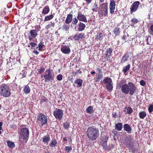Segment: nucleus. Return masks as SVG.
Instances as JSON below:
<instances>
[{"mask_svg":"<svg viewBox=\"0 0 153 153\" xmlns=\"http://www.w3.org/2000/svg\"><path fill=\"white\" fill-rule=\"evenodd\" d=\"M57 144V141L55 139H52L51 142L50 143L49 146L51 147H53Z\"/></svg>","mask_w":153,"mask_h":153,"instance_id":"nucleus-36","label":"nucleus"},{"mask_svg":"<svg viewBox=\"0 0 153 153\" xmlns=\"http://www.w3.org/2000/svg\"><path fill=\"white\" fill-rule=\"evenodd\" d=\"M115 1L114 0H111V1L110 4V13L111 14H112L114 11V10L115 8Z\"/></svg>","mask_w":153,"mask_h":153,"instance_id":"nucleus-19","label":"nucleus"},{"mask_svg":"<svg viewBox=\"0 0 153 153\" xmlns=\"http://www.w3.org/2000/svg\"><path fill=\"white\" fill-rule=\"evenodd\" d=\"M148 32L150 35L153 36V24L150 26V28Z\"/></svg>","mask_w":153,"mask_h":153,"instance_id":"nucleus-46","label":"nucleus"},{"mask_svg":"<svg viewBox=\"0 0 153 153\" xmlns=\"http://www.w3.org/2000/svg\"><path fill=\"white\" fill-rule=\"evenodd\" d=\"M86 112L89 114H92L94 112L93 106H89L88 107L86 110Z\"/></svg>","mask_w":153,"mask_h":153,"instance_id":"nucleus-30","label":"nucleus"},{"mask_svg":"<svg viewBox=\"0 0 153 153\" xmlns=\"http://www.w3.org/2000/svg\"><path fill=\"white\" fill-rule=\"evenodd\" d=\"M148 110L149 113H151L153 111V105L152 104L149 105Z\"/></svg>","mask_w":153,"mask_h":153,"instance_id":"nucleus-50","label":"nucleus"},{"mask_svg":"<svg viewBox=\"0 0 153 153\" xmlns=\"http://www.w3.org/2000/svg\"><path fill=\"white\" fill-rule=\"evenodd\" d=\"M98 8V5L97 4H95V6L94 8V9H92L93 11H95L96 10H97V9Z\"/></svg>","mask_w":153,"mask_h":153,"instance_id":"nucleus-56","label":"nucleus"},{"mask_svg":"<svg viewBox=\"0 0 153 153\" xmlns=\"http://www.w3.org/2000/svg\"><path fill=\"white\" fill-rule=\"evenodd\" d=\"M131 65L130 64H128L127 65L124 67L123 68L122 72L124 74L126 73L130 69Z\"/></svg>","mask_w":153,"mask_h":153,"instance_id":"nucleus-29","label":"nucleus"},{"mask_svg":"<svg viewBox=\"0 0 153 153\" xmlns=\"http://www.w3.org/2000/svg\"><path fill=\"white\" fill-rule=\"evenodd\" d=\"M129 148V149L130 151L132 153H134L135 151L136 150L135 147L134 146L133 144H131V145L129 146H128Z\"/></svg>","mask_w":153,"mask_h":153,"instance_id":"nucleus-33","label":"nucleus"},{"mask_svg":"<svg viewBox=\"0 0 153 153\" xmlns=\"http://www.w3.org/2000/svg\"><path fill=\"white\" fill-rule=\"evenodd\" d=\"M140 4V3L139 1H135L133 3L130 8L131 14H132L137 10Z\"/></svg>","mask_w":153,"mask_h":153,"instance_id":"nucleus-11","label":"nucleus"},{"mask_svg":"<svg viewBox=\"0 0 153 153\" xmlns=\"http://www.w3.org/2000/svg\"><path fill=\"white\" fill-rule=\"evenodd\" d=\"M99 9L104 16H108V4L107 2L100 4Z\"/></svg>","mask_w":153,"mask_h":153,"instance_id":"nucleus-7","label":"nucleus"},{"mask_svg":"<svg viewBox=\"0 0 153 153\" xmlns=\"http://www.w3.org/2000/svg\"><path fill=\"white\" fill-rule=\"evenodd\" d=\"M63 125L65 128L68 129L70 126V123L66 121L63 123Z\"/></svg>","mask_w":153,"mask_h":153,"instance_id":"nucleus-41","label":"nucleus"},{"mask_svg":"<svg viewBox=\"0 0 153 153\" xmlns=\"http://www.w3.org/2000/svg\"><path fill=\"white\" fill-rule=\"evenodd\" d=\"M86 134L89 140H96L99 136V130L98 128L94 126H90L87 129Z\"/></svg>","mask_w":153,"mask_h":153,"instance_id":"nucleus-1","label":"nucleus"},{"mask_svg":"<svg viewBox=\"0 0 153 153\" xmlns=\"http://www.w3.org/2000/svg\"><path fill=\"white\" fill-rule=\"evenodd\" d=\"M79 19L78 18L76 17H74L73 18V21L72 22V23L73 25L76 24L78 22Z\"/></svg>","mask_w":153,"mask_h":153,"instance_id":"nucleus-51","label":"nucleus"},{"mask_svg":"<svg viewBox=\"0 0 153 153\" xmlns=\"http://www.w3.org/2000/svg\"><path fill=\"white\" fill-rule=\"evenodd\" d=\"M126 80L123 79L120 81V83L117 84V87L118 88H120L124 84H126Z\"/></svg>","mask_w":153,"mask_h":153,"instance_id":"nucleus-37","label":"nucleus"},{"mask_svg":"<svg viewBox=\"0 0 153 153\" xmlns=\"http://www.w3.org/2000/svg\"><path fill=\"white\" fill-rule=\"evenodd\" d=\"M112 116L114 118H115L116 117H117V114L116 112H113L112 114Z\"/></svg>","mask_w":153,"mask_h":153,"instance_id":"nucleus-57","label":"nucleus"},{"mask_svg":"<svg viewBox=\"0 0 153 153\" xmlns=\"http://www.w3.org/2000/svg\"><path fill=\"white\" fill-rule=\"evenodd\" d=\"M30 45L32 48L35 47L37 45V44L36 43L33 42H30Z\"/></svg>","mask_w":153,"mask_h":153,"instance_id":"nucleus-55","label":"nucleus"},{"mask_svg":"<svg viewBox=\"0 0 153 153\" xmlns=\"http://www.w3.org/2000/svg\"><path fill=\"white\" fill-rule=\"evenodd\" d=\"M3 122H0V130H2V126L3 125Z\"/></svg>","mask_w":153,"mask_h":153,"instance_id":"nucleus-63","label":"nucleus"},{"mask_svg":"<svg viewBox=\"0 0 153 153\" xmlns=\"http://www.w3.org/2000/svg\"><path fill=\"white\" fill-rule=\"evenodd\" d=\"M122 39L125 41H126V37L125 35H123V37L122 38Z\"/></svg>","mask_w":153,"mask_h":153,"instance_id":"nucleus-60","label":"nucleus"},{"mask_svg":"<svg viewBox=\"0 0 153 153\" xmlns=\"http://www.w3.org/2000/svg\"><path fill=\"white\" fill-rule=\"evenodd\" d=\"M72 150V147L71 146H68L65 147V151L67 153H69Z\"/></svg>","mask_w":153,"mask_h":153,"instance_id":"nucleus-43","label":"nucleus"},{"mask_svg":"<svg viewBox=\"0 0 153 153\" xmlns=\"http://www.w3.org/2000/svg\"><path fill=\"white\" fill-rule=\"evenodd\" d=\"M42 138V141L45 143H48L50 140V137L49 135L44 136Z\"/></svg>","mask_w":153,"mask_h":153,"instance_id":"nucleus-25","label":"nucleus"},{"mask_svg":"<svg viewBox=\"0 0 153 153\" xmlns=\"http://www.w3.org/2000/svg\"><path fill=\"white\" fill-rule=\"evenodd\" d=\"M128 84L129 86V94L131 95H132L137 90V88L135 85L132 82H129Z\"/></svg>","mask_w":153,"mask_h":153,"instance_id":"nucleus-12","label":"nucleus"},{"mask_svg":"<svg viewBox=\"0 0 153 153\" xmlns=\"http://www.w3.org/2000/svg\"><path fill=\"white\" fill-rule=\"evenodd\" d=\"M114 32L115 34V36L119 35L120 33V28L118 27H116L114 29Z\"/></svg>","mask_w":153,"mask_h":153,"instance_id":"nucleus-34","label":"nucleus"},{"mask_svg":"<svg viewBox=\"0 0 153 153\" xmlns=\"http://www.w3.org/2000/svg\"><path fill=\"white\" fill-rule=\"evenodd\" d=\"M51 24L50 25L51 27H53L55 26V23L54 22H51Z\"/></svg>","mask_w":153,"mask_h":153,"instance_id":"nucleus-62","label":"nucleus"},{"mask_svg":"<svg viewBox=\"0 0 153 153\" xmlns=\"http://www.w3.org/2000/svg\"><path fill=\"white\" fill-rule=\"evenodd\" d=\"M83 81L81 79H77L75 81V83L77 84L76 87H80L82 85Z\"/></svg>","mask_w":153,"mask_h":153,"instance_id":"nucleus-28","label":"nucleus"},{"mask_svg":"<svg viewBox=\"0 0 153 153\" xmlns=\"http://www.w3.org/2000/svg\"><path fill=\"white\" fill-rule=\"evenodd\" d=\"M61 51L63 53L66 54H69L71 52L69 47L66 45H62Z\"/></svg>","mask_w":153,"mask_h":153,"instance_id":"nucleus-14","label":"nucleus"},{"mask_svg":"<svg viewBox=\"0 0 153 153\" xmlns=\"http://www.w3.org/2000/svg\"><path fill=\"white\" fill-rule=\"evenodd\" d=\"M123 128L124 130L127 132L128 134L131 133V128L128 124L127 123L123 125Z\"/></svg>","mask_w":153,"mask_h":153,"instance_id":"nucleus-22","label":"nucleus"},{"mask_svg":"<svg viewBox=\"0 0 153 153\" xmlns=\"http://www.w3.org/2000/svg\"><path fill=\"white\" fill-rule=\"evenodd\" d=\"M57 79L59 81H61L62 79V76L61 74H59L57 77Z\"/></svg>","mask_w":153,"mask_h":153,"instance_id":"nucleus-52","label":"nucleus"},{"mask_svg":"<svg viewBox=\"0 0 153 153\" xmlns=\"http://www.w3.org/2000/svg\"><path fill=\"white\" fill-rule=\"evenodd\" d=\"M139 21L138 19L135 18H133L131 20V22H132V24H135L138 22Z\"/></svg>","mask_w":153,"mask_h":153,"instance_id":"nucleus-47","label":"nucleus"},{"mask_svg":"<svg viewBox=\"0 0 153 153\" xmlns=\"http://www.w3.org/2000/svg\"><path fill=\"white\" fill-rule=\"evenodd\" d=\"M69 25L65 24H64L63 26V29L66 31H68L69 29Z\"/></svg>","mask_w":153,"mask_h":153,"instance_id":"nucleus-49","label":"nucleus"},{"mask_svg":"<svg viewBox=\"0 0 153 153\" xmlns=\"http://www.w3.org/2000/svg\"><path fill=\"white\" fill-rule=\"evenodd\" d=\"M0 94L3 97H9L11 93L8 86L6 84H2L0 87Z\"/></svg>","mask_w":153,"mask_h":153,"instance_id":"nucleus-3","label":"nucleus"},{"mask_svg":"<svg viewBox=\"0 0 153 153\" xmlns=\"http://www.w3.org/2000/svg\"><path fill=\"white\" fill-rule=\"evenodd\" d=\"M33 52L36 54V55H38L39 54V52L37 50H35L33 51Z\"/></svg>","mask_w":153,"mask_h":153,"instance_id":"nucleus-61","label":"nucleus"},{"mask_svg":"<svg viewBox=\"0 0 153 153\" xmlns=\"http://www.w3.org/2000/svg\"><path fill=\"white\" fill-rule=\"evenodd\" d=\"M43 77H44L46 82L51 81L53 80L54 79V76L50 69L46 70L45 75L44 76H42L41 78Z\"/></svg>","mask_w":153,"mask_h":153,"instance_id":"nucleus-5","label":"nucleus"},{"mask_svg":"<svg viewBox=\"0 0 153 153\" xmlns=\"http://www.w3.org/2000/svg\"><path fill=\"white\" fill-rule=\"evenodd\" d=\"M108 136L106 135H102L100 141L108 142Z\"/></svg>","mask_w":153,"mask_h":153,"instance_id":"nucleus-39","label":"nucleus"},{"mask_svg":"<svg viewBox=\"0 0 153 153\" xmlns=\"http://www.w3.org/2000/svg\"><path fill=\"white\" fill-rule=\"evenodd\" d=\"M127 110V113L128 114H130L131 113L133 112V110L132 108L130 107H126L125 108Z\"/></svg>","mask_w":153,"mask_h":153,"instance_id":"nucleus-45","label":"nucleus"},{"mask_svg":"<svg viewBox=\"0 0 153 153\" xmlns=\"http://www.w3.org/2000/svg\"><path fill=\"white\" fill-rule=\"evenodd\" d=\"M86 27L85 25L82 22H80L77 26L78 31H82L84 30Z\"/></svg>","mask_w":153,"mask_h":153,"instance_id":"nucleus-23","label":"nucleus"},{"mask_svg":"<svg viewBox=\"0 0 153 153\" xmlns=\"http://www.w3.org/2000/svg\"><path fill=\"white\" fill-rule=\"evenodd\" d=\"M72 12L71 11L70 12V13L68 14L67 15V17L65 20V22L67 24H69L72 20L73 16L72 14L71 13H72Z\"/></svg>","mask_w":153,"mask_h":153,"instance_id":"nucleus-21","label":"nucleus"},{"mask_svg":"<svg viewBox=\"0 0 153 153\" xmlns=\"http://www.w3.org/2000/svg\"><path fill=\"white\" fill-rule=\"evenodd\" d=\"M48 99L46 98L44 96H43L41 98V103H42L47 101Z\"/></svg>","mask_w":153,"mask_h":153,"instance_id":"nucleus-48","label":"nucleus"},{"mask_svg":"<svg viewBox=\"0 0 153 153\" xmlns=\"http://www.w3.org/2000/svg\"><path fill=\"white\" fill-rule=\"evenodd\" d=\"M50 11V8L48 6H46L43 8L42 13V14H47Z\"/></svg>","mask_w":153,"mask_h":153,"instance_id":"nucleus-27","label":"nucleus"},{"mask_svg":"<svg viewBox=\"0 0 153 153\" xmlns=\"http://www.w3.org/2000/svg\"><path fill=\"white\" fill-rule=\"evenodd\" d=\"M140 85L142 86H145L146 84V82L143 80H141L140 82Z\"/></svg>","mask_w":153,"mask_h":153,"instance_id":"nucleus-53","label":"nucleus"},{"mask_svg":"<svg viewBox=\"0 0 153 153\" xmlns=\"http://www.w3.org/2000/svg\"><path fill=\"white\" fill-rule=\"evenodd\" d=\"M53 15L52 14L46 16L45 17L44 21L45 22L50 20L52 19L53 18Z\"/></svg>","mask_w":153,"mask_h":153,"instance_id":"nucleus-35","label":"nucleus"},{"mask_svg":"<svg viewBox=\"0 0 153 153\" xmlns=\"http://www.w3.org/2000/svg\"><path fill=\"white\" fill-rule=\"evenodd\" d=\"M113 49L111 47L108 48L105 52V54L104 56L105 60L106 61H109L111 60L112 54Z\"/></svg>","mask_w":153,"mask_h":153,"instance_id":"nucleus-10","label":"nucleus"},{"mask_svg":"<svg viewBox=\"0 0 153 153\" xmlns=\"http://www.w3.org/2000/svg\"><path fill=\"white\" fill-rule=\"evenodd\" d=\"M102 82L104 84H106V87L107 89L110 91H111L113 88L112 82L111 79L110 78L106 77L102 81H101L100 83H102Z\"/></svg>","mask_w":153,"mask_h":153,"instance_id":"nucleus-6","label":"nucleus"},{"mask_svg":"<svg viewBox=\"0 0 153 153\" xmlns=\"http://www.w3.org/2000/svg\"><path fill=\"white\" fill-rule=\"evenodd\" d=\"M115 129L118 131H120L123 128V124L121 123H119L115 125Z\"/></svg>","mask_w":153,"mask_h":153,"instance_id":"nucleus-26","label":"nucleus"},{"mask_svg":"<svg viewBox=\"0 0 153 153\" xmlns=\"http://www.w3.org/2000/svg\"><path fill=\"white\" fill-rule=\"evenodd\" d=\"M51 27V26L50 24L47 25L46 27V28L47 30L50 29Z\"/></svg>","mask_w":153,"mask_h":153,"instance_id":"nucleus-58","label":"nucleus"},{"mask_svg":"<svg viewBox=\"0 0 153 153\" xmlns=\"http://www.w3.org/2000/svg\"><path fill=\"white\" fill-rule=\"evenodd\" d=\"M27 72H24L22 74L23 77H26V75Z\"/></svg>","mask_w":153,"mask_h":153,"instance_id":"nucleus-64","label":"nucleus"},{"mask_svg":"<svg viewBox=\"0 0 153 153\" xmlns=\"http://www.w3.org/2000/svg\"><path fill=\"white\" fill-rule=\"evenodd\" d=\"M23 91L26 94H27L30 93V89L29 86L27 85H25L23 89Z\"/></svg>","mask_w":153,"mask_h":153,"instance_id":"nucleus-31","label":"nucleus"},{"mask_svg":"<svg viewBox=\"0 0 153 153\" xmlns=\"http://www.w3.org/2000/svg\"><path fill=\"white\" fill-rule=\"evenodd\" d=\"M43 42H40L38 45L39 49L38 50L39 51H42L43 48L45 46V45L43 44Z\"/></svg>","mask_w":153,"mask_h":153,"instance_id":"nucleus-40","label":"nucleus"},{"mask_svg":"<svg viewBox=\"0 0 153 153\" xmlns=\"http://www.w3.org/2000/svg\"><path fill=\"white\" fill-rule=\"evenodd\" d=\"M146 115V114L145 111H142L139 113V116L140 118L141 119H144Z\"/></svg>","mask_w":153,"mask_h":153,"instance_id":"nucleus-32","label":"nucleus"},{"mask_svg":"<svg viewBox=\"0 0 153 153\" xmlns=\"http://www.w3.org/2000/svg\"><path fill=\"white\" fill-rule=\"evenodd\" d=\"M120 88H121L122 91L124 94H127L129 93V86L128 84V85L127 84H124Z\"/></svg>","mask_w":153,"mask_h":153,"instance_id":"nucleus-15","label":"nucleus"},{"mask_svg":"<svg viewBox=\"0 0 153 153\" xmlns=\"http://www.w3.org/2000/svg\"><path fill=\"white\" fill-rule=\"evenodd\" d=\"M45 68L42 67H40L39 69H38V71L39 73L40 74H42L43 73L45 70Z\"/></svg>","mask_w":153,"mask_h":153,"instance_id":"nucleus-44","label":"nucleus"},{"mask_svg":"<svg viewBox=\"0 0 153 153\" xmlns=\"http://www.w3.org/2000/svg\"><path fill=\"white\" fill-rule=\"evenodd\" d=\"M124 141V144L126 146H129L131 144H133L134 143L132 138L130 137H126Z\"/></svg>","mask_w":153,"mask_h":153,"instance_id":"nucleus-17","label":"nucleus"},{"mask_svg":"<svg viewBox=\"0 0 153 153\" xmlns=\"http://www.w3.org/2000/svg\"><path fill=\"white\" fill-rule=\"evenodd\" d=\"M8 146L10 148H12L15 146V145L14 143L10 141H7Z\"/></svg>","mask_w":153,"mask_h":153,"instance_id":"nucleus-42","label":"nucleus"},{"mask_svg":"<svg viewBox=\"0 0 153 153\" xmlns=\"http://www.w3.org/2000/svg\"><path fill=\"white\" fill-rule=\"evenodd\" d=\"M26 125H22L21 126V129L19 133V140L23 143H26L29 137V131Z\"/></svg>","mask_w":153,"mask_h":153,"instance_id":"nucleus-2","label":"nucleus"},{"mask_svg":"<svg viewBox=\"0 0 153 153\" xmlns=\"http://www.w3.org/2000/svg\"><path fill=\"white\" fill-rule=\"evenodd\" d=\"M36 30L32 29L30 30L28 38L29 40H32L33 39L36 38L38 36L37 32L39 31L41 28L40 26L37 25L36 26Z\"/></svg>","mask_w":153,"mask_h":153,"instance_id":"nucleus-4","label":"nucleus"},{"mask_svg":"<svg viewBox=\"0 0 153 153\" xmlns=\"http://www.w3.org/2000/svg\"><path fill=\"white\" fill-rule=\"evenodd\" d=\"M103 75L102 74H96V76L94 78V79L95 82H99L100 80L102 78Z\"/></svg>","mask_w":153,"mask_h":153,"instance_id":"nucleus-24","label":"nucleus"},{"mask_svg":"<svg viewBox=\"0 0 153 153\" xmlns=\"http://www.w3.org/2000/svg\"><path fill=\"white\" fill-rule=\"evenodd\" d=\"M129 54V53L127 52L123 56L120 62V63L121 64H123L128 60V59L130 57Z\"/></svg>","mask_w":153,"mask_h":153,"instance_id":"nucleus-18","label":"nucleus"},{"mask_svg":"<svg viewBox=\"0 0 153 153\" xmlns=\"http://www.w3.org/2000/svg\"><path fill=\"white\" fill-rule=\"evenodd\" d=\"M84 34L83 33H81L76 34L74 35L73 38L76 41H82L84 38Z\"/></svg>","mask_w":153,"mask_h":153,"instance_id":"nucleus-20","label":"nucleus"},{"mask_svg":"<svg viewBox=\"0 0 153 153\" xmlns=\"http://www.w3.org/2000/svg\"><path fill=\"white\" fill-rule=\"evenodd\" d=\"M77 18L79 21L83 22L86 23L87 22V20L86 17L82 14V12L79 11L77 13Z\"/></svg>","mask_w":153,"mask_h":153,"instance_id":"nucleus-13","label":"nucleus"},{"mask_svg":"<svg viewBox=\"0 0 153 153\" xmlns=\"http://www.w3.org/2000/svg\"><path fill=\"white\" fill-rule=\"evenodd\" d=\"M103 37V34L102 33H100L97 34V37H96L95 39L96 40L99 39L100 41H101Z\"/></svg>","mask_w":153,"mask_h":153,"instance_id":"nucleus-38","label":"nucleus"},{"mask_svg":"<svg viewBox=\"0 0 153 153\" xmlns=\"http://www.w3.org/2000/svg\"><path fill=\"white\" fill-rule=\"evenodd\" d=\"M85 2L88 3V4H89L92 1V0H85Z\"/></svg>","mask_w":153,"mask_h":153,"instance_id":"nucleus-59","label":"nucleus"},{"mask_svg":"<svg viewBox=\"0 0 153 153\" xmlns=\"http://www.w3.org/2000/svg\"><path fill=\"white\" fill-rule=\"evenodd\" d=\"M37 120L42 126L46 124L48 121L47 117L43 114H39L37 116Z\"/></svg>","mask_w":153,"mask_h":153,"instance_id":"nucleus-8","label":"nucleus"},{"mask_svg":"<svg viewBox=\"0 0 153 153\" xmlns=\"http://www.w3.org/2000/svg\"><path fill=\"white\" fill-rule=\"evenodd\" d=\"M96 71H97L98 72V74H102V70L101 68H97L96 69Z\"/></svg>","mask_w":153,"mask_h":153,"instance_id":"nucleus-54","label":"nucleus"},{"mask_svg":"<svg viewBox=\"0 0 153 153\" xmlns=\"http://www.w3.org/2000/svg\"><path fill=\"white\" fill-rule=\"evenodd\" d=\"M53 114L55 118L59 120H61L62 119L63 115L62 110L58 108H56L55 109L54 111Z\"/></svg>","mask_w":153,"mask_h":153,"instance_id":"nucleus-9","label":"nucleus"},{"mask_svg":"<svg viewBox=\"0 0 153 153\" xmlns=\"http://www.w3.org/2000/svg\"><path fill=\"white\" fill-rule=\"evenodd\" d=\"M107 142L100 141V143L101 145L103 147V148L105 149L106 150L109 151L111 150V149H113L114 147V146L112 144L110 148L108 147L107 146Z\"/></svg>","mask_w":153,"mask_h":153,"instance_id":"nucleus-16","label":"nucleus"}]
</instances>
